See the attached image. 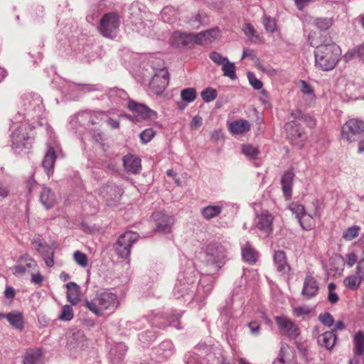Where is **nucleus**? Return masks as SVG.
Here are the masks:
<instances>
[{
	"instance_id": "37",
	"label": "nucleus",
	"mask_w": 364,
	"mask_h": 364,
	"mask_svg": "<svg viewBox=\"0 0 364 364\" xmlns=\"http://www.w3.org/2000/svg\"><path fill=\"white\" fill-rule=\"evenodd\" d=\"M104 114V112H92V111H84L82 112L78 113V117L82 118V117H89L88 122H85V126L88 125H94L98 123L99 117Z\"/></svg>"
},
{
	"instance_id": "55",
	"label": "nucleus",
	"mask_w": 364,
	"mask_h": 364,
	"mask_svg": "<svg viewBox=\"0 0 364 364\" xmlns=\"http://www.w3.org/2000/svg\"><path fill=\"white\" fill-rule=\"evenodd\" d=\"M250 333L254 336H258L260 333V323H259L257 321H252L247 324Z\"/></svg>"
},
{
	"instance_id": "35",
	"label": "nucleus",
	"mask_w": 364,
	"mask_h": 364,
	"mask_svg": "<svg viewBox=\"0 0 364 364\" xmlns=\"http://www.w3.org/2000/svg\"><path fill=\"white\" fill-rule=\"evenodd\" d=\"M242 257L244 260L250 264H255L257 259V252L247 242L242 248Z\"/></svg>"
},
{
	"instance_id": "42",
	"label": "nucleus",
	"mask_w": 364,
	"mask_h": 364,
	"mask_svg": "<svg viewBox=\"0 0 364 364\" xmlns=\"http://www.w3.org/2000/svg\"><path fill=\"white\" fill-rule=\"evenodd\" d=\"M242 151L247 157H249L250 159H256L259 153V151L257 148L250 144L244 145L242 146Z\"/></svg>"
},
{
	"instance_id": "14",
	"label": "nucleus",
	"mask_w": 364,
	"mask_h": 364,
	"mask_svg": "<svg viewBox=\"0 0 364 364\" xmlns=\"http://www.w3.org/2000/svg\"><path fill=\"white\" fill-rule=\"evenodd\" d=\"M273 215L267 210H263L256 217V227L266 235H269L273 230Z\"/></svg>"
},
{
	"instance_id": "7",
	"label": "nucleus",
	"mask_w": 364,
	"mask_h": 364,
	"mask_svg": "<svg viewBox=\"0 0 364 364\" xmlns=\"http://www.w3.org/2000/svg\"><path fill=\"white\" fill-rule=\"evenodd\" d=\"M363 133H364V122L357 119H350L342 127L341 138L348 141H354Z\"/></svg>"
},
{
	"instance_id": "50",
	"label": "nucleus",
	"mask_w": 364,
	"mask_h": 364,
	"mask_svg": "<svg viewBox=\"0 0 364 364\" xmlns=\"http://www.w3.org/2000/svg\"><path fill=\"white\" fill-rule=\"evenodd\" d=\"M289 209L296 215L298 220H299V218H301L306 213L304 206L301 204H292Z\"/></svg>"
},
{
	"instance_id": "21",
	"label": "nucleus",
	"mask_w": 364,
	"mask_h": 364,
	"mask_svg": "<svg viewBox=\"0 0 364 364\" xmlns=\"http://www.w3.org/2000/svg\"><path fill=\"white\" fill-rule=\"evenodd\" d=\"M318 287L316 279L311 275H307L304 279L301 294L307 299H311L317 294Z\"/></svg>"
},
{
	"instance_id": "31",
	"label": "nucleus",
	"mask_w": 364,
	"mask_h": 364,
	"mask_svg": "<svg viewBox=\"0 0 364 364\" xmlns=\"http://www.w3.org/2000/svg\"><path fill=\"white\" fill-rule=\"evenodd\" d=\"M67 299L73 305H76L80 301V287L75 282H68L66 284Z\"/></svg>"
},
{
	"instance_id": "24",
	"label": "nucleus",
	"mask_w": 364,
	"mask_h": 364,
	"mask_svg": "<svg viewBox=\"0 0 364 364\" xmlns=\"http://www.w3.org/2000/svg\"><path fill=\"white\" fill-rule=\"evenodd\" d=\"M274 262L278 272L282 274H286L289 272L290 266L287 263V256L284 251H275L274 254Z\"/></svg>"
},
{
	"instance_id": "49",
	"label": "nucleus",
	"mask_w": 364,
	"mask_h": 364,
	"mask_svg": "<svg viewBox=\"0 0 364 364\" xmlns=\"http://www.w3.org/2000/svg\"><path fill=\"white\" fill-rule=\"evenodd\" d=\"M175 15V11L172 7L166 6L161 12V18L164 22H170L171 16Z\"/></svg>"
},
{
	"instance_id": "26",
	"label": "nucleus",
	"mask_w": 364,
	"mask_h": 364,
	"mask_svg": "<svg viewBox=\"0 0 364 364\" xmlns=\"http://www.w3.org/2000/svg\"><path fill=\"white\" fill-rule=\"evenodd\" d=\"M55 160V151L53 147L49 146L44 155L43 160L42 161V166L46 171L48 176L53 174Z\"/></svg>"
},
{
	"instance_id": "22",
	"label": "nucleus",
	"mask_w": 364,
	"mask_h": 364,
	"mask_svg": "<svg viewBox=\"0 0 364 364\" xmlns=\"http://www.w3.org/2000/svg\"><path fill=\"white\" fill-rule=\"evenodd\" d=\"M100 194L107 202L111 203L112 201L116 202L119 200L122 195V191L119 187L109 185L102 187L100 189Z\"/></svg>"
},
{
	"instance_id": "13",
	"label": "nucleus",
	"mask_w": 364,
	"mask_h": 364,
	"mask_svg": "<svg viewBox=\"0 0 364 364\" xmlns=\"http://www.w3.org/2000/svg\"><path fill=\"white\" fill-rule=\"evenodd\" d=\"M152 218L156 223L155 231L164 233L171 232L173 224V218L162 211L155 212L152 214Z\"/></svg>"
},
{
	"instance_id": "5",
	"label": "nucleus",
	"mask_w": 364,
	"mask_h": 364,
	"mask_svg": "<svg viewBox=\"0 0 364 364\" xmlns=\"http://www.w3.org/2000/svg\"><path fill=\"white\" fill-rule=\"evenodd\" d=\"M120 21L119 16L112 12L105 14L100 20L98 31L100 34L108 38L117 36Z\"/></svg>"
},
{
	"instance_id": "15",
	"label": "nucleus",
	"mask_w": 364,
	"mask_h": 364,
	"mask_svg": "<svg viewBox=\"0 0 364 364\" xmlns=\"http://www.w3.org/2000/svg\"><path fill=\"white\" fill-rule=\"evenodd\" d=\"M169 43L171 46L176 48H191L193 44L192 33H181L175 31L171 35Z\"/></svg>"
},
{
	"instance_id": "30",
	"label": "nucleus",
	"mask_w": 364,
	"mask_h": 364,
	"mask_svg": "<svg viewBox=\"0 0 364 364\" xmlns=\"http://www.w3.org/2000/svg\"><path fill=\"white\" fill-rule=\"evenodd\" d=\"M40 201L47 209L52 208L55 203V197L50 188L43 187L40 194Z\"/></svg>"
},
{
	"instance_id": "11",
	"label": "nucleus",
	"mask_w": 364,
	"mask_h": 364,
	"mask_svg": "<svg viewBox=\"0 0 364 364\" xmlns=\"http://www.w3.org/2000/svg\"><path fill=\"white\" fill-rule=\"evenodd\" d=\"M275 322L282 335L291 339H295L299 336L300 330L298 326L286 316H276Z\"/></svg>"
},
{
	"instance_id": "23",
	"label": "nucleus",
	"mask_w": 364,
	"mask_h": 364,
	"mask_svg": "<svg viewBox=\"0 0 364 364\" xmlns=\"http://www.w3.org/2000/svg\"><path fill=\"white\" fill-rule=\"evenodd\" d=\"M123 166L127 171L137 173L141 171V159L134 155H126L123 157Z\"/></svg>"
},
{
	"instance_id": "8",
	"label": "nucleus",
	"mask_w": 364,
	"mask_h": 364,
	"mask_svg": "<svg viewBox=\"0 0 364 364\" xmlns=\"http://www.w3.org/2000/svg\"><path fill=\"white\" fill-rule=\"evenodd\" d=\"M195 281L196 277L191 269L180 272L173 289L175 296L179 298L187 294Z\"/></svg>"
},
{
	"instance_id": "19",
	"label": "nucleus",
	"mask_w": 364,
	"mask_h": 364,
	"mask_svg": "<svg viewBox=\"0 0 364 364\" xmlns=\"http://www.w3.org/2000/svg\"><path fill=\"white\" fill-rule=\"evenodd\" d=\"M273 364H296L294 359L292 350L287 343H281L280 350L277 358L273 362Z\"/></svg>"
},
{
	"instance_id": "1",
	"label": "nucleus",
	"mask_w": 364,
	"mask_h": 364,
	"mask_svg": "<svg viewBox=\"0 0 364 364\" xmlns=\"http://www.w3.org/2000/svg\"><path fill=\"white\" fill-rule=\"evenodd\" d=\"M309 41L311 46L315 47L314 57L316 66L324 71L333 70L338 63L341 50L334 43L317 46L311 38Z\"/></svg>"
},
{
	"instance_id": "4",
	"label": "nucleus",
	"mask_w": 364,
	"mask_h": 364,
	"mask_svg": "<svg viewBox=\"0 0 364 364\" xmlns=\"http://www.w3.org/2000/svg\"><path fill=\"white\" fill-rule=\"evenodd\" d=\"M31 129L26 124L21 125L16 129L11 134L12 149L14 151L20 154L23 149H28L31 147L33 136H31Z\"/></svg>"
},
{
	"instance_id": "18",
	"label": "nucleus",
	"mask_w": 364,
	"mask_h": 364,
	"mask_svg": "<svg viewBox=\"0 0 364 364\" xmlns=\"http://www.w3.org/2000/svg\"><path fill=\"white\" fill-rule=\"evenodd\" d=\"M220 31L218 28L207 30L198 33H192L193 44L205 45L211 43L219 36Z\"/></svg>"
},
{
	"instance_id": "2",
	"label": "nucleus",
	"mask_w": 364,
	"mask_h": 364,
	"mask_svg": "<svg viewBox=\"0 0 364 364\" xmlns=\"http://www.w3.org/2000/svg\"><path fill=\"white\" fill-rule=\"evenodd\" d=\"M85 306L97 316H103L106 311L114 312L119 306L117 296L109 291L97 292L91 300H85Z\"/></svg>"
},
{
	"instance_id": "52",
	"label": "nucleus",
	"mask_w": 364,
	"mask_h": 364,
	"mask_svg": "<svg viewBox=\"0 0 364 364\" xmlns=\"http://www.w3.org/2000/svg\"><path fill=\"white\" fill-rule=\"evenodd\" d=\"M155 134L156 132L152 129H146L141 133L140 138L143 143H148L153 139Z\"/></svg>"
},
{
	"instance_id": "3",
	"label": "nucleus",
	"mask_w": 364,
	"mask_h": 364,
	"mask_svg": "<svg viewBox=\"0 0 364 364\" xmlns=\"http://www.w3.org/2000/svg\"><path fill=\"white\" fill-rule=\"evenodd\" d=\"M203 257L206 265L210 267V270H207L206 272L213 274L224 263L225 257V249L216 243L210 244L207 246Z\"/></svg>"
},
{
	"instance_id": "34",
	"label": "nucleus",
	"mask_w": 364,
	"mask_h": 364,
	"mask_svg": "<svg viewBox=\"0 0 364 364\" xmlns=\"http://www.w3.org/2000/svg\"><path fill=\"white\" fill-rule=\"evenodd\" d=\"M250 124L245 119H239L232 122L229 125V130L232 134H242L249 131Z\"/></svg>"
},
{
	"instance_id": "54",
	"label": "nucleus",
	"mask_w": 364,
	"mask_h": 364,
	"mask_svg": "<svg viewBox=\"0 0 364 364\" xmlns=\"http://www.w3.org/2000/svg\"><path fill=\"white\" fill-rule=\"evenodd\" d=\"M319 321L324 325L330 327L333 326L334 320L329 313L321 314L318 316Z\"/></svg>"
},
{
	"instance_id": "39",
	"label": "nucleus",
	"mask_w": 364,
	"mask_h": 364,
	"mask_svg": "<svg viewBox=\"0 0 364 364\" xmlns=\"http://www.w3.org/2000/svg\"><path fill=\"white\" fill-rule=\"evenodd\" d=\"M360 229L358 225L349 227L343 231L342 237L345 240L350 241L358 236Z\"/></svg>"
},
{
	"instance_id": "61",
	"label": "nucleus",
	"mask_w": 364,
	"mask_h": 364,
	"mask_svg": "<svg viewBox=\"0 0 364 364\" xmlns=\"http://www.w3.org/2000/svg\"><path fill=\"white\" fill-rule=\"evenodd\" d=\"M358 257L354 252H350L346 255V264L351 267H353L357 262Z\"/></svg>"
},
{
	"instance_id": "40",
	"label": "nucleus",
	"mask_w": 364,
	"mask_h": 364,
	"mask_svg": "<svg viewBox=\"0 0 364 364\" xmlns=\"http://www.w3.org/2000/svg\"><path fill=\"white\" fill-rule=\"evenodd\" d=\"M181 97L186 102H192L196 98V91L193 87L183 89L181 91Z\"/></svg>"
},
{
	"instance_id": "28",
	"label": "nucleus",
	"mask_w": 364,
	"mask_h": 364,
	"mask_svg": "<svg viewBox=\"0 0 364 364\" xmlns=\"http://www.w3.org/2000/svg\"><path fill=\"white\" fill-rule=\"evenodd\" d=\"M223 210L221 204L209 205L200 210L202 217L206 220H210L219 216Z\"/></svg>"
},
{
	"instance_id": "32",
	"label": "nucleus",
	"mask_w": 364,
	"mask_h": 364,
	"mask_svg": "<svg viewBox=\"0 0 364 364\" xmlns=\"http://www.w3.org/2000/svg\"><path fill=\"white\" fill-rule=\"evenodd\" d=\"M353 352L355 355H364V333L358 331L353 336Z\"/></svg>"
},
{
	"instance_id": "44",
	"label": "nucleus",
	"mask_w": 364,
	"mask_h": 364,
	"mask_svg": "<svg viewBox=\"0 0 364 364\" xmlns=\"http://www.w3.org/2000/svg\"><path fill=\"white\" fill-rule=\"evenodd\" d=\"M74 316L73 310L71 306L65 305L63 306L62 312L58 318L61 321H69L73 319Z\"/></svg>"
},
{
	"instance_id": "16",
	"label": "nucleus",
	"mask_w": 364,
	"mask_h": 364,
	"mask_svg": "<svg viewBox=\"0 0 364 364\" xmlns=\"http://www.w3.org/2000/svg\"><path fill=\"white\" fill-rule=\"evenodd\" d=\"M32 243L35 245L36 251L41 254L46 265L48 267H53L54 264V253L51 247L41 239H35Z\"/></svg>"
},
{
	"instance_id": "60",
	"label": "nucleus",
	"mask_w": 364,
	"mask_h": 364,
	"mask_svg": "<svg viewBox=\"0 0 364 364\" xmlns=\"http://www.w3.org/2000/svg\"><path fill=\"white\" fill-rule=\"evenodd\" d=\"M293 312L296 316L299 317L301 316L308 315L310 313V310L308 308L297 306L294 309Z\"/></svg>"
},
{
	"instance_id": "33",
	"label": "nucleus",
	"mask_w": 364,
	"mask_h": 364,
	"mask_svg": "<svg viewBox=\"0 0 364 364\" xmlns=\"http://www.w3.org/2000/svg\"><path fill=\"white\" fill-rule=\"evenodd\" d=\"M6 318L15 328L22 330L24 327V321L22 313L19 311L11 312L6 314Z\"/></svg>"
},
{
	"instance_id": "43",
	"label": "nucleus",
	"mask_w": 364,
	"mask_h": 364,
	"mask_svg": "<svg viewBox=\"0 0 364 364\" xmlns=\"http://www.w3.org/2000/svg\"><path fill=\"white\" fill-rule=\"evenodd\" d=\"M314 24L320 30H327L333 24V20L331 18H317L314 21Z\"/></svg>"
},
{
	"instance_id": "64",
	"label": "nucleus",
	"mask_w": 364,
	"mask_h": 364,
	"mask_svg": "<svg viewBox=\"0 0 364 364\" xmlns=\"http://www.w3.org/2000/svg\"><path fill=\"white\" fill-rule=\"evenodd\" d=\"M348 364H364L363 355H355L348 361Z\"/></svg>"
},
{
	"instance_id": "9",
	"label": "nucleus",
	"mask_w": 364,
	"mask_h": 364,
	"mask_svg": "<svg viewBox=\"0 0 364 364\" xmlns=\"http://www.w3.org/2000/svg\"><path fill=\"white\" fill-rule=\"evenodd\" d=\"M169 82V75L164 65L162 68L157 69L154 74L150 83L149 89L154 95L161 94L167 87Z\"/></svg>"
},
{
	"instance_id": "27",
	"label": "nucleus",
	"mask_w": 364,
	"mask_h": 364,
	"mask_svg": "<svg viewBox=\"0 0 364 364\" xmlns=\"http://www.w3.org/2000/svg\"><path fill=\"white\" fill-rule=\"evenodd\" d=\"M294 174L292 171H287L282 177V191L286 200L291 197L292 182Z\"/></svg>"
},
{
	"instance_id": "58",
	"label": "nucleus",
	"mask_w": 364,
	"mask_h": 364,
	"mask_svg": "<svg viewBox=\"0 0 364 364\" xmlns=\"http://www.w3.org/2000/svg\"><path fill=\"white\" fill-rule=\"evenodd\" d=\"M203 21L200 14H198L190 20L189 24L192 28L198 29L202 25Z\"/></svg>"
},
{
	"instance_id": "62",
	"label": "nucleus",
	"mask_w": 364,
	"mask_h": 364,
	"mask_svg": "<svg viewBox=\"0 0 364 364\" xmlns=\"http://www.w3.org/2000/svg\"><path fill=\"white\" fill-rule=\"evenodd\" d=\"M301 91L306 95H313L314 93L311 87L304 80L301 81Z\"/></svg>"
},
{
	"instance_id": "10",
	"label": "nucleus",
	"mask_w": 364,
	"mask_h": 364,
	"mask_svg": "<svg viewBox=\"0 0 364 364\" xmlns=\"http://www.w3.org/2000/svg\"><path fill=\"white\" fill-rule=\"evenodd\" d=\"M38 268L37 262L28 254L21 255L17 259L16 264L12 267V273L16 277L23 275L36 271Z\"/></svg>"
},
{
	"instance_id": "53",
	"label": "nucleus",
	"mask_w": 364,
	"mask_h": 364,
	"mask_svg": "<svg viewBox=\"0 0 364 364\" xmlns=\"http://www.w3.org/2000/svg\"><path fill=\"white\" fill-rule=\"evenodd\" d=\"M247 77L250 84L252 86L254 89L260 90L262 87L263 84L262 81L257 79L254 75V73H248Z\"/></svg>"
},
{
	"instance_id": "48",
	"label": "nucleus",
	"mask_w": 364,
	"mask_h": 364,
	"mask_svg": "<svg viewBox=\"0 0 364 364\" xmlns=\"http://www.w3.org/2000/svg\"><path fill=\"white\" fill-rule=\"evenodd\" d=\"M209 58L215 64L221 66L225 63H227V60H228L227 58L222 56L219 53L216 51L211 52L209 55Z\"/></svg>"
},
{
	"instance_id": "47",
	"label": "nucleus",
	"mask_w": 364,
	"mask_h": 364,
	"mask_svg": "<svg viewBox=\"0 0 364 364\" xmlns=\"http://www.w3.org/2000/svg\"><path fill=\"white\" fill-rule=\"evenodd\" d=\"M73 257L75 262L80 266L85 267L87 265V257L85 253L76 251L73 254Z\"/></svg>"
},
{
	"instance_id": "20",
	"label": "nucleus",
	"mask_w": 364,
	"mask_h": 364,
	"mask_svg": "<svg viewBox=\"0 0 364 364\" xmlns=\"http://www.w3.org/2000/svg\"><path fill=\"white\" fill-rule=\"evenodd\" d=\"M129 9L131 11L130 18L132 23L137 26L138 32L141 33L142 35L147 34L149 31L150 26L148 27V29L146 28L144 21H141L142 14L138 6L136 4H132Z\"/></svg>"
},
{
	"instance_id": "41",
	"label": "nucleus",
	"mask_w": 364,
	"mask_h": 364,
	"mask_svg": "<svg viewBox=\"0 0 364 364\" xmlns=\"http://www.w3.org/2000/svg\"><path fill=\"white\" fill-rule=\"evenodd\" d=\"M200 96L204 102H210L216 99L218 93L215 89L209 87L201 92Z\"/></svg>"
},
{
	"instance_id": "29",
	"label": "nucleus",
	"mask_w": 364,
	"mask_h": 364,
	"mask_svg": "<svg viewBox=\"0 0 364 364\" xmlns=\"http://www.w3.org/2000/svg\"><path fill=\"white\" fill-rule=\"evenodd\" d=\"M336 341V335L334 331H326L318 338V343L328 350H331L333 348Z\"/></svg>"
},
{
	"instance_id": "12",
	"label": "nucleus",
	"mask_w": 364,
	"mask_h": 364,
	"mask_svg": "<svg viewBox=\"0 0 364 364\" xmlns=\"http://www.w3.org/2000/svg\"><path fill=\"white\" fill-rule=\"evenodd\" d=\"M285 130L287 137L291 142L296 146L301 147L304 146V132L303 129L297 124L296 121H291L285 124Z\"/></svg>"
},
{
	"instance_id": "57",
	"label": "nucleus",
	"mask_w": 364,
	"mask_h": 364,
	"mask_svg": "<svg viewBox=\"0 0 364 364\" xmlns=\"http://www.w3.org/2000/svg\"><path fill=\"white\" fill-rule=\"evenodd\" d=\"M160 349L161 350H166L167 349V350L165 352L164 356L165 358H168L172 354L173 346L170 341H164L161 343Z\"/></svg>"
},
{
	"instance_id": "56",
	"label": "nucleus",
	"mask_w": 364,
	"mask_h": 364,
	"mask_svg": "<svg viewBox=\"0 0 364 364\" xmlns=\"http://www.w3.org/2000/svg\"><path fill=\"white\" fill-rule=\"evenodd\" d=\"M109 95L111 98H114L116 96L122 100H125L128 97L127 92L122 89H112L109 91Z\"/></svg>"
},
{
	"instance_id": "46",
	"label": "nucleus",
	"mask_w": 364,
	"mask_h": 364,
	"mask_svg": "<svg viewBox=\"0 0 364 364\" xmlns=\"http://www.w3.org/2000/svg\"><path fill=\"white\" fill-rule=\"evenodd\" d=\"M336 287V286L333 282L330 283L328 286V300L331 304H336L338 301V296L335 292Z\"/></svg>"
},
{
	"instance_id": "51",
	"label": "nucleus",
	"mask_w": 364,
	"mask_h": 364,
	"mask_svg": "<svg viewBox=\"0 0 364 364\" xmlns=\"http://www.w3.org/2000/svg\"><path fill=\"white\" fill-rule=\"evenodd\" d=\"M263 23L267 31L272 33L276 30V21L274 18L264 16Z\"/></svg>"
},
{
	"instance_id": "25",
	"label": "nucleus",
	"mask_w": 364,
	"mask_h": 364,
	"mask_svg": "<svg viewBox=\"0 0 364 364\" xmlns=\"http://www.w3.org/2000/svg\"><path fill=\"white\" fill-rule=\"evenodd\" d=\"M22 364H42V351L38 348H28L22 359Z\"/></svg>"
},
{
	"instance_id": "45",
	"label": "nucleus",
	"mask_w": 364,
	"mask_h": 364,
	"mask_svg": "<svg viewBox=\"0 0 364 364\" xmlns=\"http://www.w3.org/2000/svg\"><path fill=\"white\" fill-rule=\"evenodd\" d=\"M299 222L304 230H311L314 226L313 218L306 213L299 220Z\"/></svg>"
},
{
	"instance_id": "36",
	"label": "nucleus",
	"mask_w": 364,
	"mask_h": 364,
	"mask_svg": "<svg viewBox=\"0 0 364 364\" xmlns=\"http://www.w3.org/2000/svg\"><path fill=\"white\" fill-rule=\"evenodd\" d=\"M363 280L362 277L355 274L346 277L343 280V284L349 289L355 290L359 287Z\"/></svg>"
},
{
	"instance_id": "59",
	"label": "nucleus",
	"mask_w": 364,
	"mask_h": 364,
	"mask_svg": "<svg viewBox=\"0 0 364 364\" xmlns=\"http://www.w3.org/2000/svg\"><path fill=\"white\" fill-rule=\"evenodd\" d=\"M243 31H244V33L245 34L249 37V38H253V37H257V35H256V31L255 29L254 28V27L250 24V23H246L243 28Z\"/></svg>"
},
{
	"instance_id": "17",
	"label": "nucleus",
	"mask_w": 364,
	"mask_h": 364,
	"mask_svg": "<svg viewBox=\"0 0 364 364\" xmlns=\"http://www.w3.org/2000/svg\"><path fill=\"white\" fill-rule=\"evenodd\" d=\"M128 108L136 113L137 116L143 119H156L157 114L146 105L142 103H138L134 100H130L128 104Z\"/></svg>"
},
{
	"instance_id": "6",
	"label": "nucleus",
	"mask_w": 364,
	"mask_h": 364,
	"mask_svg": "<svg viewBox=\"0 0 364 364\" xmlns=\"http://www.w3.org/2000/svg\"><path fill=\"white\" fill-rule=\"evenodd\" d=\"M139 235L132 231H127L121 235L114 245L116 254L121 258L128 259L131 247L137 241Z\"/></svg>"
},
{
	"instance_id": "38",
	"label": "nucleus",
	"mask_w": 364,
	"mask_h": 364,
	"mask_svg": "<svg viewBox=\"0 0 364 364\" xmlns=\"http://www.w3.org/2000/svg\"><path fill=\"white\" fill-rule=\"evenodd\" d=\"M236 67L234 63L230 62L229 60H227V63H225L222 65V71L223 75L229 77L231 80H235L237 78L236 75Z\"/></svg>"
},
{
	"instance_id": "63",
	"label": "nucleus",
	"mask_w": 364,
	"mask_h": 364,
	"mask_svg": "<svg viewBox=\"0 0 364 364\" xmlns=\"http://www.w3.org/2000/svg\"><path fill=\"white\" fill-rule=\"evenodd\" d=\"M44 280V277L39 272L32 274L31 281L35 284L41 285Z\"/></svg>"
}]
</instances>
